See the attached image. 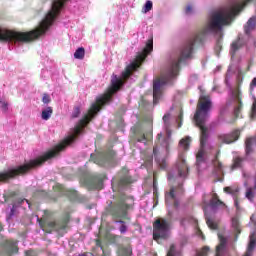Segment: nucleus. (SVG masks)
Listing matches in <instances>:
<instances>
[{"label": "nucleus", "mask_w": 256, "mask_h": 256, "mask_svg": "<svg viewBox=\"0 0 256 256\" xmlns=\"http://www.w3.org/2000/svg\"><path fill=\"white\" fill-rule=\"evenodd\" d=\"M53 191L56 193H63V195H65V191H67V189H65V187H63L61 184H56L53 186Z\"/></svg>", "instance_id": "58836bf2"}, {"label": "nucleus", "mask_w": 256, "mask_h": 256, "mask_svg": "<svg viewBox=\"0 0 256 256\" xmlns=\"http://www.w3.org/2000/svg\"><path fill=\"white\" fill-rule=\"evenodd\" d=\"M245 45H247V40L245 39V37H243V35L239 34L237 36V39H235L230 46V55L231 57H235V55H237V51L243 49V47H245Z\"/></svg>", "instance_id": "f8f14e48"}, {"label": "nucleus", "mask_w": 256, "mask_h": 256, "mask_svg": "<svg viewBox=\"0 0 256 256\" xmlns=\"http://www.w3.org/2000/svg\"><path fill=\"white\" fill-rule=\"evenodd\" d=\"M101 107H103V95L96 100V103L92 104L90 109L88 110V114H85L83 118H81L74 127V133L65 138L60 144H58L54 149L49 150L44 155L30 160L28 163L24 165L17 166L15 168L9 169L1 173V182L2 183H9V181L19 177V175H26L29 173L31 169H35V167H41L45 161H49V159H53L55 155L64 151L66 147H69L71 143L75 142V139L81 135L83 132V128L87 127L91 120L94 119L95 115L101 111Z\"/></svg>", "instance_id": "f257e3e1"}, {"label": "nucleus", "mask_w": 256, "mask_h": 256, "mask_svg": "<svg viewBox=\"0 0 256 256\" xmlns=\"http://www.w3.org/2000/svg\"><path fill=\"white\" fill-rule=\"evenodd\" d=\"M65 197H67L70 201H77L79 199V193L73 189H66L64 191Z\"/></svg>", "instance_id": "5701e85b"}, {"label": "nucleus", "mask_w": 256, "mask_h": 256, "mask_svg": "<svg viewBox=\"0 0 256 256\" xmlns=\"http://www.w3.org/2000/svg\"><path fill=\"white\" fill-rule=\"evenodd\" d=\"M42 102H43L45 105L51 103V96H49V94H43Z\"/></svg>", "instance_id": "c03bdc74"}, {"label": "nucleus", "mask_w": 256, "mask_h": 256, "mask_svg": "<svg viewBox=\"0 0 256 256\" xmlns=\"http://www.w3.org/2000/svg\"><path fill=\"white\" fill-rule=\"evenodd\" d=\"M96 249H99V251H102V254L100 256L111 255V251H109V249H104L103 245L101 244V240H96Z\"/></svg>", "instance_id": "c85d7f7f"}, {"label": "nucleus", "mask_w": 256, "mask_h": 256, "mask_svg": "<svg viewBox=\"0 0 256 256\" xmlns=\"http://www.w3.org/2000/svg\"><path fill=\"white\" fill-rule=\"evenodd\" d=\"M120 233H127V226H125L124 224H122L120 226Z\"/></svg>", "instance_id": "603ef678"}, {"label": "nucleus", "mask_w": 256, "mask_h": 256, "mask_svg": "<svg viewBox=\"0 0 256 256\" xmlns=\"http://www.w3.org/2000/svg\"><path fill=\"white\" fill-rule=\"evenodd\" d=\"M131 209H133V197L120 194L113 202H110L106 211L113 219H127Z\"/></svg>", "instance_id": "7ed1b4c3"}, {"label": "nucleus", "mask_w": 256, "mask_h": 256, "mask_svg": "<svg viewBox=\"0 0 256 256\" xmlns=\"http://www.w3.org/2000/svg\"><path fill=\"white\" fill-rule=\"evenodd\" d=\"M74 59H80V60L85 59V48L83 47L78 48L74 53Z\"/></svg>", "instance_id": "7c9ffc66"}, {"label": "nucleus", "mask_w": 256, "mask_h": 256, "mask_svg": "<svg viewBox=\"0 0 256 256\" xmlns=\"http://www.w3.org/2000/svg\"><path fill=\"white\" fill-rule=\"evenodd\" d=\"M171 224L165 218H158L153 223V239L159 241V239H167V232L169 231Z\"/></svg>", "instance_id": "423d86ee"}, {"label": "nucleus", "mask_w": 256, "mask_h": 256, "mask_svg": "<svg viewBox=\"0 0 256 256\" xmlns=\"http://www.w3.org/2000/svg\"><path fill=\"white\" fill-rule=\"evenodd\" d=\"M205 145H207V142L204 144H201V138H200V147L201 149L196 154V164L200 165L201 163H205Z\"/></svg>", "instance_id": "aec40b11"}, {"label": "nucleus", "mask_w": 256, "mask_h": 256, "mask_svg": "<svg viewBox=\"0 0 256 256\" xmlns=\"http://www.w3.org/2000/svg\"><path fill=\"white\" fill-rule=\"evenodd\" d=\"M209 246H204L196 252L195 256H208L209 255Z\"/></svg>", "instance_id": "72a5a7b5"}, {"label": "nucleus", "mask_w": 256, "mask_h": 256, "mask_svg": "<svg viewBox=\"0 0 256 256\" xmlns=\"http://www.w3.org/2000/svg\"><path fill=\"white\" fill-rule=\"evenodd\" d=\"M51 115H53V108L49 106L42 111L41 117L44 121H49V119H51Z\"/></svg>", "instance_id": "bb28decb"}, {"label": "nucleus", "mask_w": 256, "mask_h": 256, "mask_svg": "<svg viewBox=\"0 0 256 256\" xmlns=\"http://www.w3.org/2000/svg\"><path fill=\"white\" fill-rule=\"evenodd\" d=\"M255 246H256V239L255 236L252 235L250 236V241L247 247V251L244 255L246 256H252L253 255V251L255 250Z\"/></svg>", "instance_id": "b1692460"}, {"label": "nucleus", "mask_w": 256, "mask_h": 256, "mask_svg": "<svg viewBox=\"0 0 256 256\" xmlns=\"http://www.w3.org/2000/svg\"><path fill=\"white\" fill-rule=\"evenodd\" d=\"M170 119H171V114H165L164 116H163V121H164V125L166 126V127H169V125H171V123L169 122L170 121Z\"/></svg>", "instance_id": "a19ab883"}, {"label": "nucleus", "mask_w": 256, "mask_h": 256, "mask_svg": "<svg viewBox=\"0 0 256 256\" xmlns=\"http://www.w3.org/2000/svg\"><path fill=\"white\" fill-rule=\"evenodd\" d=\"M206 224L210 229H217V224H215V222H213V220L210 218L206 219Z\"/></svg>", "instance_id": "37998d69"}, {"label": "nucleus", "mask_w": 256, "mask_h": 256, "mask_svg": "<svg viewBox=\"0 0 256 256\" xmlns=\"http://www.w3.org/2000/svg\"><path fill=\"white\" fill-rule=\"evenodd\" d=\"M131 255V250L127 247L119 246L118 247V256H129Z\"/></svg>", "instance_id": "2f4dec72"}, {"label": "nucleus", "mask_w": 256, "mask_h": 256, "mask_svg": "<svg viewBox=\"0 0 256 256\" xmlns=\"http://www.w3.org/2000/svg\"><path fill=\"white\" fill-rule=\"evenodd\" d=\"M78 256H93V253L84 252V253H82V254H79Z\"/></svg>", "instance_id": "5fc2aeb1"}, {"label": "nucleus", "mask_w": 256, "mask_h": 256, "mask_svg": "<svg viewBox=\"0 0 256 256\" xmlns=\"http://www.w3.org/2000/svg\"><path fill=\"white\" fill-rule=\"evenodd\" d=\"M255 27H256V17H252L247 21L246 25L244 26V33L246 35H251V32L255 31Z\"/></svg>", "instance_id": "6ab92c4d"}, {"label": "nucleus", "mask_w": 256, "mask_h": 256, "mask_svg": "<svg viewBox=\"0 0 256 256\" xmlns=\"http://www.w3.org/2000/svg\"><path fill=\"white\" fill-rule=\"evenodd\" d=\"M81 115V106H75L71 115V119H77Z\"/></svg>", "instance_id": "4c0bfd02"}, {"label": "nucleus", "mask_w": 256, "mask_h": 256, "mask_svg": "<svg viewBox=\"0 0 256 256\" xmlns=\"http://www.w3.org/2000/svg\"><path fill=\"white\" fill-rule=\"evenodd\" d=\"M191 145V138L186 137L180 140L179 146L184 149V151H189V146Z\"/></svg>", "instance_id": "cd10ccee"}, {"label": "nucleus", "mask_w": 256, "mask_h": 256, "mask_svg": "<svg viewBox=\"0 0 256 256\" xmlns=\"http://www.w3.org/2000/svg\"><path fill=\"white\" fill-rule=\"evenodd\" d=\"M255 147H256V135L246 138L245 153H246L247 157H249V155H253V153H255Z\"/></svg>", "instance_id": "2eb2a0df"}, {"label": "nucleus", "mask_w": 256, "mask_h": 256, "mask_svg": "<svg viewBox=\"0 0 256 256\" xmlns=\"http://www.w3.org/2000/svg\"><path fill=\"white\" fill-rule=\"evenodd\" d=\"M178 119H180V120L183 119V112H180Z\"/></svg>", "instance_id": "13d9d810"}, {"label": "nucleus", "mask_w": 256, "mask_h": 256, "mask_svg": "<svg viewBox=\"0 0 256 256\" xmlns=\"http://www.w3.org/2000/svg\"><path fill=\"white\" fill-rule=\"evenodd\" d=\"M154 179H153V191L154 193H157V179L155 178V172H154Z\"/></svg>", "instance_id": "8fccbe9b"}, {"label": "nucleus", "mask_w": 256, "mask_h": 256, "mask_svg": "<svg viewBox=\"0 0 256 256\" xmlns=\"http://www.w3.org/2000/svg\"><path fill=\"white\" fill-rule=\"evenodd\" d=\"M251 87H256V77L252 79Z\"/></svg>", "instance_id": "6e6d98bb"}, {"label": "nucleus", "mask_w": 256, "mask_h": 256, "mask_svg": "<svg viewBox=\"0 0 256 256\" xmlns=\"http://www.w3.org/2000/svg\"><path fill=\"white\" fill-rule=\"evenodd\" d=\"M243 161H244L243 158L236 157L234 159V162H233V165H232L233 169H239V167H241L243 165Z\"/></svg>", "instance_id": "c9c22d12"}, {"label": "nucleus", "mask_w": 256, "mask_h": 256, "mask_svg": "<svg viewBox=\"0 0 256 256\" xmlns=\"http://www.w3.org/2000/svg\"><path fill=\"white\" fill-rule=\"evenodd\" d=\"M143 161H144V167H146L147 169L153 167V155L145 154L143 157Z\"/></svg>", "instance_id": "c756f323"}, {"label": "nucleus", "mask_w": 256, "mask_h": 256, "mask_svg": "<svg viewBox=\"0 0 256 256\" xmlns=\"http://www.w3.org/2000/svg\"><path fill=\"white\" fill-rule=\"evenodd\" d=\"M107 179V174H94L86 180V185L90 189H103V182Z\"/></svg>", "instance_id": "1a4fd4ad"}, {"label": "nucleus", "mask_w": 256, "mask_h": 256, "mask_svg": "<svg viewBox=\"0 0 256 256\" xmlns=\"http://www.w3.org/2000/svg\"><path fill=\"white\" fill-rule=\"evenodd\" d=\"M210 204L212 205V207H219L221 205L223 207H225V203L219 199V196L216 193H214L212 195V199L210 200Z\"/></svg>", "instance_id": "a878e982"}, {"label": "nucleus", "mask_w": 256, "mask_h": 256, "mask_svg": "<svg viewBox=\"0 0 256 256\" xmlns=\"http://www.w3.org/2000/svg\"><path fill=\"white\" fill-rule=\"evenodd\" d=\"M8 106H9V104H7V102H3V103H2V111H3L4 113H7Z\"/></svg>", "instance_id": "3c124183"}, {"label": "nucleus", "mask_w": 256, "mask_h": 256, "mask_svg": "<svg viewBox=\"0 0 256 256\" xmlns=\"http://www.w3.org/2000/svg\"><path fill=\"white\" fill-rule=\"evenodd\" d=\"M117 153L113 149H107L102 152L92 153L90 155V161L99 165V167H105L108 163H113Z\"/></svg>", "instance_id": "39448f33"}, {"label": "nucleus", "mask_w": 256, "mask_h": 256, "mask_svg": "<svg viewBox=\"0 0 256 256\" xmlns=\"http://www.w3.org/2000/svg\"><path fill=\"white\" fill-rule=\"evenodd\" d=\"M185 13L186 15H191V13H193V6L191 5L186 6Z\"/></svg>", "instance_id": "de8ad7c7"}, {"label": "nucleus", "mask_w": 256, "mask_h": 256, "mask_svg": "<svg viewBox=\"0 0 256 256\" xmlns=\"http://www.w3.org/2000/svg\"><path fill=\"white\" fill-rule=\"evenodd\" d=\"M161 137H163V134H162V133H159V134L157 135L158 141H161Z\"/></svg>", "instance_id": "4d7b16f0"}, {"label": "nucleus", "mask_w": 256, "mask_h": 256, "mask_svg": "<svg viewBox=\"0 0 256 256\" xmlns=\"http://www.w3.org/2000/svg\"><path fill=\"white\" fill-rule=\"evenodd\" d=\"M180 223L181 225H185L186 223H197V220L193 216L188 215L186 217L181 218Z\"/></svg>", "instance_id": "473e14b6"}, {"label": "nucleus", "mask_w": 256, "mask_h": 256, "mask_svg": "<svg viewBox=\"0 0 256 256\" xmlns=\"http://www.w3.org/2000/svg\"><path fill=\"white\" fill-rule=\"evenodd\" d=\"M219 153L220 152L218 151L213 160L214 169H215V171H217V173L219 175H225V173L223 172V163H221V161H219Z\"/></svg>", "instance_id": "4be33fe9"}, {"label": "nucleus", "mask_w": 256, "mask_h": 256, "mask_svg": "<svg viewBox=\"0 0 256 256\" xmlns=\"http://www.w3.org/2000/svg\"><path fill=\"white\" fill-rule=\"evenodd\" d=\"M254 45H255V47H256V40H254Z\"/></svg>", "instance_id": "052dcab7"}, {"label": "nucleus", "mask_w": 256, "mask_h": 256, "mask_svg": "<svg viewBox=\"0 0 256 256\" xmlns=\"http://www.w3.org/2000/svg\"><path fill=\"white\" fill-rule=\"evenodd\" d=\"M119 241H121V236H119V235H110L109 242L112 245H119Z\"/></svg>", "instance_id": "e433bc0d"}, {"label": "nucleus", "mask_w": 256, "mask_h": 256, "mask_svg": "<svg viewBox=\"0 0 256 256\" xmlns=\"http://www.w3.org/2000/svg\"><path fill=\"white\" fill-rule=\"evenodd\" d=\"M153 9V2L151 0L146 1L144 7L142 8V13H149Z\"/></svg>", "instance_id": "f704fd0d"}, {"label": "nucleus", "mask_w": 256, "mask_h": 256, "mask_svg": "<svg viewBox=\"0 0 256 256\" xmlns=\"http://www.w3.org/2000/svg\"><path fill=\"white\" fill-rule=\"evenodd\" d=\"M239 137H241V131L234 130L229 134L219 135L218 139L219 141H221V143H226L227 145H230V143H235V141H238Z\"/></svg>", "instance_id": "ddd939ff"}, {"label": "nucleus", "mask_w": 256, "mask_h": 256, "mask_svg": "<svg viewBox=\"0 0 256 256\" xmlns=\"http://www.w3.org/2000/svg\"><path fill=\"white\" fill-rule=\"evenodd\" d=\"M251 117H252V119H255V117H256V100H254L253 105H252Z\"/></svg>", "instance_id": "a18cd8bd"}, {"label": "nucleus", "mask_w": 256, "mask_h": 256, "mask_svg": "<svg viewBox=\"0 0 256 256\" xmlns=\"http://www.w3.org/2000/svg\"><path fill=\"white\" fill-rule=\"evenodd\" d=\"M177 169L178 177L187 179V176L189 175V166L187 165V161H185V154L183 153L178 156Z\"/></svg>", "instance_id": "9b49d317"}, {"label": "nucleus", "mask_w": 256, "mask_h": 256, "mask_svg": "<svg viewBox=\"0 0 256 256\" xmlns=\"http://www.w3.org/2000/svg\"><path fill=\"white\" fill-rule=\"evenodd\" d=\"M234 205H235L236 209L239 210V198H237V197L234 198Z\"/></svg>", "instance_id": "864d4df0"}, {"label": "nucleus", "mask_w": 256, "mask_h": 256, "mask_svg": "<svg viewBox=\"0 0 256 256\" xmlns=\"http://www.w3.org/2000/svg\"><path fill=\"white\" fill-rule=\"evenodd\" d=\"M53 217V212L44 210L43 218H38L39 225L44 233H52L53 231H63L69 225V218H63L59 221H49Z\"/></svg>", "instance_id": "20e7f679"}, {"label": "nucleus", "mask_w": 256, "mask_h": 256, "mask_svg": "<svg viewBox=\"0 0 256 256\" xmlns=\"http://www.w3.org/2000/svg\"><path fill=\"white\" fill-rule=\"evenodd\" d=\"M153 155L160 169H165V167H167V162L165 161L164 158H161V152L159 151V146L153 147Z\"/></svg>", "instance_id": "a211bd4d"}, {"label": "nucleus", "mask_w": 256, "mask_h": 256, "mask_svg": "<svg viewBox=\"0 0 256 256\" xmlns=\"http://www.w3.org/2000/svg\"><path fill=\"white\" fill-rule=\"evenodd\" d=\"M165 202L166 204L173 203L174 207H179L177 195L175 194V187H171L170 190L165 193Z\"/></svg>", "instance_id": "f3484780"}, {"label": "nucleus", "mask_w": 256, "mask_h": 256, "mask_svg": "<svg viewBox=\"0 0 256 256\" xmlns=\"http://www.w3.org/2000/svg\"><path fill=\"white\" fill-rule=\"evenodd\" d=\"M25 256H37V252L34 250H27L25 251Z\"/></svg>", "instance_id": "09e8293b"}, {"label": "nucleus", "mask_w": 256, "mask_h": 256, "mask_svg": "<svg viewBox=\"0 0 256 256\" xmlns=\"http://www.w3.org/2000/svg\"><path fill=\"white\" fill-rule=\"evenodd\" d=\"M2 256H13L19 253V246L15 240H4L1 244Z\"/></svg>", "instance_id": "9d476101"}, {"label": "nucleus", "mask_w": 256, "mask_h": 256, "mask_svg": "<svg viewBox=\"0 0 256 256\" xmlns=\"http://www.w3.org/2000/svg\"><path fill=\"white\" fill-rule=\"evenodd\" d=\"M232 97H234L238 103V106L234 109V115L239 117V113H241V109H243V97L241 95V91L239 89L234 90L232 92Z\"/></svg>", "instance_id": "dca6fc26"}, {"label": "nucleus", "mask_w": 256, "mask_h": 256, "mask_svg": "<svg viewBox=\"0 0 256 256\" xmlns=\"http://www.w3.org/2000/svg\"><path fill=\"white\" fill-rule=\"evenodd\" d=\"M219 238V245L216 246V255L215 256H221V251H223L227 245V238H225V236L219 234L218 235Z\"/></svg>", "instance_id": "412c9836"}, {"label": "nucleus", "mask_w": 256, "mask_h": 256, "mask_svg": "<svg viewBox=\"0 0 256 256\" xmlns=\"http://www.w3.org/2000/svg\"><path fill=\"white\" fill-rule=\"evenodd\" d=\"M116 181L119 187H127L135 183L133 176L129 173V169L123 167L116 176Z\"/></svg>", "instance_id": "6e6552de"}, {"label": "nucleus", "mask_w": 256, "mask_h": 256, "mask_svg": "<svg viewBox=\"0 0 256 256\" xmlns=\"http://www.w3.org/2000/svg\"><path fill=\"white\" fill-rule=\"evenodd\" d=\"M213 107V102L211 101V96L201 95L199 97L196 112L194 114V121L196 127L200 130V139L202 147L209 140V128L205 126L207 119H209V113Z\"/></svg>", "instance_id": "f03ea898"}, {"label": "nucleus", "mask_w": 256, "mask_h": 256, "mask_svg": "<svg viewBox=\"0 0 256 256\" xmlns=\"http://www.w3.org/2000/svg\"><path fill=\"white\" fill-rule=\"evenodd\" d=\"M170 137H171V135L168 134V137L165 138L164 141H163V145H164L166 151H169V139H170Z\"/></svg>", "instance_id": "49530a36"}, {"label": "nucleus", "mask_w": 256, "mask_h": 256, "mask_svg": "<svg viewBox=\"0 0 256 256\" xmlns=\"http://www.w3.org/2000/svg\"><path fill=\"white\" fill-rule=\"evenodd\" d=\"M175 253H177L175 244H171L166 256H175Z\"/></svg>", "instance_id": "ea45409f"}, {"label": "nucleus", "mask_w": 256, "mask_h": 256, "mask_svg": "<svg viewBox=\"0 0 256 256\" xmlns=\"http://www.w3.org/2000/svg\"><path fill=\"white\" fill-rule=\"evenodd\" d=\"M134 139L138 143H143V141H151L153 139V125L149 124L148 131L143 133L141 131H136L134 135Z\"/></svg>", "instance_id": "4468645a"}, {"label": "nucleus", "mask_w": 256, "mask_h": 256, "mask_svg": "<svg viewBox=\"0 0 256 256\" xmlns=\"http://www.w3.org/2000/svg\"><path fill=\"white\" fill-rule=\"evenodd\" d=\"M119 223H125V221H123V220H120V221H119Z\"/></svg>", "instance_id": "bf43d9fd"}, {"label": "nucleus", "mask_w": 256, "mask_h": 256, "mask_svg": "<svg viewBox=\"0 0 256 256\" xmlns=\"http://www.w3.org/2000/svg\"><path fill=\"white\" fill-rule=\"evenodd\" d=\"M244 256H247V255L244 254Z\"/></svg>", "instance_id": "680f3d73"}, {"label": "nucleus", "mask_w": 256, "mask_h": 256, "mask_svg": "<svg viewBox=\"0 0 256 256\" xmlns=\"http://www.w3.org/2000/svg\"><path fill=\"white\" fill-rule=\"evenodd\" d=\"M224 192L228 193L229 195H235V193H238L239 190L238 189L233 190V188H231V187H225Z\"/></svg>", "instance_id": "79ce46f5"}, {"label": "nucleus", "mask_w": 256, "mask_h": 256, "mask_svg": "<svg viewBox=\"0 0 256 256\" xmlns=\"http://www.w3.org/2000/svg\"><path fill=\"white\" fill-rule=\"evenodd\" d=\"M17 192L15 191H8L7 193L3 194L4 200L6 203H12V209L8 215V219H11L15 215V211H17V207H21L23 203H29V200L25 198H18Z\"/></svg>", "instance_id": "0eeeda50"}, {"label": "nucleus", "mask_w": 256, "mask_h": 256, "mask_svg": "<svg viewBox=\"0 0 256 256\" xmlns=\"http://www.w3.org/2000/svg\"><path fill=\"white\" fill-rule=\"evenodd\" d=\"M232 227L235 231V241L239 238V235H241V226L239 225V219L237 217L232 218Z\"/></svg>", "instance_id": "393cba45"}]
</instances>
